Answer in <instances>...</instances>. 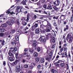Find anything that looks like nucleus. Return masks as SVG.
<instances>
[{
  "label": "nucleus",
  "mask_w": 73,
  "mask_h": 73,
  "mask_svg": "<svg viewBox=\"0 0 73 73\" xmlns=\"http://www.w3.org/2000/svg\"><path fill=\"white\" fill-rule=\"evenodd\" d=\"M63 56L65 57H67V58H68V56L67 55V53H66V52L64 53Z\"/></svg>",
  "instance_id": "6ab92c4d"
},
{
  "label": "nucleus",
  "mask_w": 73,
  "mask_h": 73,
  "mask_svg": "<svg viewBox=\"0 0 73 73\" xmlns=\"http://www.w3.org/2000/svg\"><path fill=\"white\" fill-rule=\"evenodd\" d=\"M25 68H28V65L27 64H25L24 66Z\"/></svg>",
  "instance_id": "58836bf2"
},
{
  "label": "nucleus",
  "mask_w": 73,
  "mask_h": 73,
  "mask_svg": "<svg viewBox=\"0 0 73 73\" xmlns=\"http://www.w3.org/2000/svg\"><path fill=\"white\" fill-rule=\"evenodd\" d=\"M37 18V15H35L34 17V19H36Z\"/></svg>",
  "instance_id": "603ef678"
},
{
  "label": "nucleus",
  "mask_w": 73,
  "mask_h": 73,
  "mask_svg": "<svg viewBox=\"0 0 73 73\" xmlns=\"http://www.w3.org/2000/svg\"><path fill=\"white\" fill-rule=\"evenodd\" d=\"M64 25H66V24H67V22H66V21H64Z\"/></svg>",
  "instance_id": "e2e57ef3"
},
{
  "label": "nucleus",
  "mask_w": 73,
  "mask_h": 73,
  "mask_svg": "<svg viewBox=\"0 0 73 73\" xmlns=\"http://www.w3.org/2000/svg\"><path fill=\"white\" fill-rule=\"evenodd\" d=\"M17 61H18V60H17L16 61H15L14 62V64H15V65H16V64H17Z\"/></svg>",
  "instance_id": "de8ad7c7"
},
{
  "label": "nucleus",
  "mask_w": 73,
  "mask_h": 73,
  "mask_svg": "<svg viewBox=\"0 0 73 73\" xmlns=\"http://www.w3.org/2000/svg\"><path fill=\"white\" fill-rule=\"evenodd\" d=\"M14 50L15 51H17V48L16 47H14Z\"/></svg>",
  "instance_id": "79ce46f5"
},
{
  "label": "nucleus",
  "mask_w": 73,
  "mask_h": 73,
  "mask_svg": "<svg viewBox=\"0 0 73 73\" xmlns=\"http://www.w3.org/2000/svg\"><path fill=\"white\" fill-rule=\"evenodd\" d=\"M22 3L23 5H26V3L25 2V1H23L22 2Z\"/></svg>",
  "instance_id": "72a5a7b5"
},
{
  "label": "nucleus",
  "mask_w": 73,
  "mask_h": 73,
  "mask_svg": "<svg viewBox=\"0 0 73 73\" xmlns=\"http://www.w3.org/2000/svg\"><path fill=\"white\" fill-rule=\"evenodd\" d=\"M47 9L52 10V7L51 6H48L47 7Z\"/></svg>",
  "instance_id": "bb28decb"
},
{
  "label": "nucleus",
  "mask_w": 73,
  "mask_h": 73,
  "mask_svg": "<svg viewBox=\"0 0 73 73\" xmlns=\"http://www.w3.org/2000/svg\"><path fill=\"white\" fill-rule=\"evenodd\" d=\"M69 39V42H72V39H73L72 36V35L70 34H68L66 40H68Z\"/></svg>",
  "instance_id": "20e7f679"
},
{
  "label": "nucleus",
  "mask_w": 73,
  "mask_h": 73,
  "mask_svg": "<svg viewBox=\"0 0 73 73\" xmlns=\"http://www.w3.org/2000/svg\"><path fill=\"white\" fill-rule=\"evenodd\" d=\"M58 19V16H57V17H56V16H54L53 17V19H56L57 20V19Z\"/></svg>",
  "instance_id": "4c0bfd02"
},
{
  "label": "nucleus",
  "mask_w": 73,
  "mask_h": 73,
  "mask_svg": "<svg viewBox=\"0 0 73 73\" xmlns=\"http://www.w3.org/2000/svg\"><path fill=\"white\" fill-rule=\"evenodd\" d=\"M46 38L47 40H49V37L52 39V41L53 43L55 42V38L52 36V35L50 33H46Z\"/></svg>",
  "instance_id": "f03ea898"
},
{
  "label": "nucleus",
  "mask_w": 73,
  "mask_h": 73,
  "mask_svg": "<svg viewBox=\"0 0 73 73\" xmlns=\"http://www.w3.org/2000/svg\"><path fill=\"white\" fill-rule=\"evenodd\" d=\"M46 5H44L43 7L44 8H46Z\"/></svg>",
  "instance_id": "6e6d98bb"
},
{
  "label": "nucleus",
  "mask_w": 73,
  "mask_h": 73,
  "mask_svg": "<svg viewBox=\"0 0 73 73\" xmlns=\"http://www.w3.org/2000/svg\"><path fill=\"white\" fill-rule=\"evenodd\" d=\"M11 44L12 45H13L15 44V42H11Z\"/></svg>",
  "instance_id": "338daca9"
},
{
  "label": "nucleus",
  "mask_w": 73,
  "mask_h": 73,
  "mask_svg": "<svg viewBox=\"0 0 73 73\" xmlns=\"http://www.w3.org/2000/svg\"><path fill=\"white\" fill-rule=\"evenodd\" d=\"M49 56L46 58V60L49 62V61H50L51 60V57H52V54L51 53H49Z\"/></svg>",
  "instance_id": "0eeeda50"
},
{
  "label": "nucleus",
  "mask_w": 73,
  "mask_h": 73,
  "mask_svg": "<svg viewBox=\"0 0 73 73\" xmlns=\"http://www.w3.org/2000/svg\"><path fill=\"white\" fill-rule=\"evenodd\" d=\"M9 19L10 20V21H8L6 22V23L9 25H12L13 24H14L15 23V21L14 20V19H13V18L10 17H9Z\"/></svg>",
  "instance_id": "7ed1b4c3"
},
{
  "label": "nucleus",
  "mask_w": 73,
  "mask_h": 73,
  "mask_svg": "<svg viewBox=\"0 0 73 73\" xmlns=\"http://www.w3.org/2000/svg\"><path fill=\"white\" fill-rule=\"evenodd\" d=\"M15 32V30H12L11 31H10L9 33L10 34L12 35Z\"/></svg>",
  "instance_id": "f3484780"
},
{
  "label": "nucleus",
  "mask_w": 73,
  "mask_h": 73,
  "mask_svg": "<svg viewBox=\"0 0 73 73\" xmlns=\"http://www.w3.org/2000/svg\"><path fill=\"white\" fill-rule=\"evenodd\" d=\"M34 51V50L33 49H29V53L30 54H32L33 53V52Z\"/></svg>",
  "instance_id": "4468645a"
},
{
  "label": "nucleus",
  "mask_w": 73,
  "mask_h": 73,
  "mask_svg": "<svg viewBox=\"0 0 73 73\" xmlns=\"http://www.w3.org/2000/svg\"><path fill=\"white\" fill-rule=\"evenodd\" d=\"M66 28L64 27V32H65L67 30H68L69 29V25H67L66 26Z\"/></svg>",
  "instance_id": "ddd939ff"
},
{
  "label": "nucleus",
  "mask_w": 73,
  "mask_h": 73,
  "mask_svg": "<svg viewBox=\"0 0 73 73\" xmlns=\"http://www.w3.org/2000/svg\"><path fill=\"white\" fill-rule=\"evenodd\" d=\"M9 9L6 12V13H8V14H9V13L11 14V12H10V11H9Z\"/></svg>",
  "instance_id": "c03bdc74"
},
{
  "label": "nucleus",
  "mask_w": 73,
  "mask_h": 73,
  "mask_svg": "<svg viewBox=\"0 0 73 73\" xmlns=\"http://www.w3.org/2000/svg\"><path fill=\"white\" fill-rule=\"evenodd\" d=\"M65 16H66L65 15H61L60 18V19H62V17H63V18L64 19V18H65Z\"/></svg>",
  "instance_id": "c85d7f7f"
},
{
  "label": "nucleus",
  "mask_w": 73,
  "mask_h": 73,
  "mask_svg": "<svg viewBox=\"0 0 73 73\" xmlns=\"http://www.w3.org/2000/svg\"><path fill=\"white\" fill-rule=\"evenodd\" d=\"M50 12H54V10L52 9V10L50 11Z\"/></svg>",
  "instance_id": "774afa93"
},
{
  "label": "nucleus",
  "mask_w": 73,
  "mask_h": 73,
  "mask_svg": "<svg viewBox=\"0 0 73 73\" xmlns=\"http://www.w3.org/2000/svg\"><path fill=\"white\" fill-rule=\"evenodd\" d=\"M70 20L71 22H73V17H71Z\"/></svg>",
  "instance_id": "864d4df0"
},
{
  "label": "nucleus",
  "mask_w": 73,
  "mask_h": 73,
  "mask_svg": "<svg viewBox=\"0 0 73 73\" xmlns=\"http://www.w3.org/2000/svg\"><path fill=\"white\" fill-rule=\"evenodd\" d=\"M44 13L45 14H46V15H49V13L48 11L47 12L45 11H44Z\"/></svg>",
  "instance_id": "2f4dec72"
},
{
  "label": "nucleus",
  "mask_w": 73,
  "mask_h": 73,
  "mask_svg": "<svg viewBox=\"0 0 73 73\" xmlns=\"http://www.w3.org/2000/svg\"><path fill=\"white\" fill-rule=\"evenodd\" d=\"M5 31V30L3 29H1V32H4Z\"/></svg>",
  "instance_id": "7c9ffc66"
},
{
  "label": "nucleus",
  "mask_w": 73,
  "mask_h": 73,
  "mask_svg": "<svg viewBox=\"0 0 73 73\" xmlns=\"http://www.w3.org/2000/svg\"><path fill=\"white\" fill-rule=\"evenodd\" d=\"M37 67L38 69H40L41 68V66L40 65H38Z\"/></svg>",
  "instance_id": "bf43d9fd"
},
{
  "label": "nucleus",
  "mask_w": 73,
  "mask_h": 73,
  "mask_svg": "<svg viewBox=\"0 0 73 73\" xmlns=\"http://www.w3.org/2000/svg\"><path fill=\"white\" fill-rule=\"evenodd\" d=\"M22 24L23 25L26 26V25L27 24V23L25 22V21H22Z\"/></svg>",
  "instance_id": "5701e85b"
},
{
  "label": "nucleus",
  "mask_w": 73,
  "mask_h": 73,
  "mask_svg": "<svg viewBox=\"0 0 73 73\" xmlns=\"http://www.w3.org/2000/svg\"><path fill=\"white\" fill-rule=\"evenodd\" d=\"M60 65L61 67H64L65 66V64L64 63H61L60 64Z\"/></svg>",
  "instance_id": "a878e982"
},
{
  "label": "nucleus",
  "mask_w": 73,
  "mask_h": 73,
  "mask_svg": "<svg viewBox=\"0 0 73 73\" xmlns=\"http://www.w3.org/2000/svg\"><path fill=\"white\" fill-rule=\"evenodd\" d=\"M40 39H41L40 41V42H45L46 41V38H42V36H40Z\"/></svg>",
  "instance_id": "9d476101"
},
{
  "label": "nucleus",
  "mask_w": 73,
  "mask_h": 73,
  "mask_svg": "<svg viewBox=\"0 0 73 73\" xmlns=\"http://www.w3.org/2000/svg\"><path fill=\"white\" fill-rule=\"evenodd\" d=\"M34 68V67L33 66H29V68L30 69H31L32 70L33 69V68Z\"/></svg>",
  "instance_id": "c756f323"
},
{
  "label": "nucleus",
  "mask_w": 73,
  "mask_h": 73,
  "mask_svg": "<svg viewBox=\"0 0 73 73\" xmlns=\"http://www.w3.org/2000/svg\"><path fill=\"white\" fill-rule=\"evenodd\" d=\"M64 7H65V4L63 3L62 8H64Z\"/></svg>",
  "instance_id": "0e129e2a"
},
{
  "label": "nucleus",
  "mask_w": 73,
  "mask_h": 73,
  "mask_svg": "<svg viewBox=\"0 0 73 73\" xmlns=\"http://www.w3.org/2000/svg\"><path fill=\"white\" fill-rule=\"evenodd\" d=\"M16 10L17 11L18 13H20V12H23V11L21 10L20 8V7L18 6H17V8L16 9Z\"/></svg>",
  "instance_id": "f8f14e48"
},
{
  "label": "nucleus",
  "mask_w": 73,
  "mask_h": 73,
  "mask_svg": "<svg viewBox=\"0 0 73 73\" xmlns=\"http://www.w3.org/2000/svg\"><path fill=\"white\" fill-rule=\"evenodd\" d=\"M36 32L37 33H40V30H39V29H37L36 30Z\"/></svg>",
  "instance_id": "473e14b6"
},
{
  "label": "nucleus",
  "mask_w": 73,
  "mask_h": 73,
  "mask_svg": "<svg viewBox=\"0 0 73 73\" xmlns=\"http://www.w3.org/2000/svg\"><path fill=\"white\" fill-rule=\"evenodd\" d=\"M52 7L55 10H56V11H57V10L58 9V8L56 7V6H54V7Z\"/></svg>",
  "instance_id": "393cba45"
},
{
  "label": "nucleus",
  "mask_w": 73,
  "mask_h": 73,
  "mask_svg": "<svg viewBox=\"0 0 73 73\" xmlns=\"http://www.w3.org/2000/svg\"><path fill=\"white\" fill-rule=\"evenodd\" d=\"M68 57V58H71V56H70V54H68V56H67Z\"/></svg>",
  "instance_id": "13d9d810"
},
{
  "label": "nucleus",
  "mask_w": 73,
  "mask_h": 73,
  "mask_svg": "<svg viewBox=\"0 0 73 73\" xmlns=\"http://www.w3.org/2000/svg\"><path fill=\"white\" fill-rule=\"evenodd\" d=\"M4 36V33H0V36L1 37H3Z\"/></svg>",
  "instance_id": "ea45409f"
},
{
  "label": "nucleus",
  "mask_w": 73,
  "mask_h": 73,
  "mask_svg": "<svg viewBox=\"0 0 73 73\" xmlns=\"http://www.w3.org/2000/svg\"><path fill=\"white\" fill-rule=\"evenodd\" d=\"M58 63H61L62 62V61L60 60H58Z\"/></svg>",
  "instance_id": "09e8293b"
},
{
  "label": "nucleus",
  "mask_w": 73,
  "mask_h": 73,
  "mask_svg": "<svg viewBox=\"0 0 73 73\" xmlns=\"http://www.w3.org/2000/svg\"><path fill=\"white\" fill-rule=\"evenodd\" d=\"M41 50V49H40V47H38L37 48V51L38 52H40V51Z\"/></svg>",
  "instance_id": "e433bc0d"
},
{
  "label": "nucleus",
  "mask_w": 73,
  "mask_h": 73,
  "mask_svg": "<svg viewBox=\"0 0 73 73\" xmlns=\"http://www.w3.org/2000/svg\"><path fill=\"white\" fill-rule=\"evenodd\" d=\"M36 4H37L38 6L40 5L41 4V1H39L38 2L36 3Z\"/></svg>",
  "instance_id": "cd10ccee"
},
{
  "label": "nucleus",
  "mask_w": 73,
  "mask_h": 73,
  "mask_svg": "<svg viewBox=\"0 0 73 73\" xmlns=\"http://www.w3.org/2000/svg\"><path fill=\"white\" fill-rule=\"evenodd\" d=\"M15 39L16 40V41H19V37L17 36H15Z\"/></svg>",
  "instance_id": "c9c22d12"
},
{
  "label": "nucleus",
  "mask_w": 73,
  "mask_h": 73,
  "mask_svg": "<svg viewBox=\"0 0 73 73\" xmlns=\"http://www.w3.org/2000/svg\"><path fill=\"white\" fill-rule=\"evenodd\" d=\"M21 68V67L20 66V65H19L17 66L15 69L16 72L17 73L19 72H20V69Z\"/></svg>",
  "instance_id": "423d86ee"
},
{
  "label": "nucleus",
  "mask_w": 73,
  "mask_h": 73,
  "mask_svg": "<svg viewBox=\"0 0 73 73\" xmlns=\"http://www.w3.org/2000/svg\"><path fill=\"white\" fill-rule=\"evenodd\" d=\"M5 43V41L4 40H3L2 41L1 44L2 45L4 46V44Z\"/></svg>",
  "instance_id": "f704fd0d"
},
{
  "label": "nucleus",
  "mask_w": 73,
  "mask_h": 73,
  "mask_svg": "<svg viewBox=\"0 0 73 73\" xmlns=\"http://www.w3.org/2000/svg\"><path fill=\"white\" fill-rule=\"evenodd\" d=\"M3 65H4V66H5V65H6V62H5V61H4L3 62Z\"/></svg>",
  "instance_id": "a18cd8bd"
},
{
  "label": "nucleus",
  "mask_w": 73,
  "mask_h": 73,
  "mask_svg": "<svg viewBox=\"0 0 73 73\" xmlns=\"http://www.w3.org/2000/svg\"><path fill=\"white\" fill-rule=\"evenodd\" d=\"M54 5H56L58 6L60 4V1L58 0H56L55 2H53Z\"/></svg>",
  "instance_id": "6e6552de"
},
{
  "label": "nucleus",
  "mask_w": 73,
  "mask_h": 73,
  "mask_svg": "<svg viewBox=\"0 0 73 73\" xmlns=\"http://www.w3.org/2000/svg\"><path fill=\"white\" fill-rule=\"evenodd\" d=\"M33 56L34 57H37V56H38V53H37L36 52H35L33 54Z\"/></svg>",
  "instance_id": "412c9836"
},
{
  "label": "nucleus",
  "mask_w": 73,
  "mask_h": 73,
  "mask_svg": "<svg viewBox=\"0 0 73 73\" xmlns=\"http://www.w3.org/2000/svg\"><path fill=\"white\" fill-rule=\"evenodd\" d=\"M39 58L36 57L35 59V62L36 63H37L39 61Z\"/></svg>",
  "instance_id": "a211bd4d"
},
{
  "label": "nucleus",
  "mask_w": 73,
  "mask_h": 73,
  "mask_svg": "<svg viewBox=\"0 0 73 73\" xmlns=\"http://www.w3.org/2000/svg\"><path fill=\"white\" fill-rule=\"evenodd\" d=\"M10 14L11 15H12L13 14H15V13H14L13 11H12V12L10 13Z\"/></svg>",
  "instance_id": "680f3d73"
},
{
  "label": "nucleus",
  "mask_w": 73,
  "mask_h": 73,
  "mask_svg": "<svg viewBox=\"0 0 73 73\" xmlns=\"http://www.w3.org/2000/svg\"><path fill=\"white\" fill-rule=\"evenodd\" d=\"M51 48L52 49H54V45H52L51 46Z\"/></svg>",
  "instance_id": "052dcab7"
},
{
  "label": "nucleus",
  "mask_w": 73,
  "mask_h": 73,
  "mask_svg": "<svg viewBox=\"0 0 73 73\" xmlns=\"http://www.w3.org/2000/svg\"><path fill=\"white\" fill-rule=\"evenodd\" d=\"M28 50V49L26 48L25 49L24 52H27Z\"/></svg>",
  "instance_id": "8fccbe9b"
},
{
  "label": "nucleus",
  "mask_w": 73,
  "mask_h": 73,
  "mask_svg": "<svg viewBox=\"0 0 73 73\" xmlns=\"http://www.w3.org/2000/svg\"><path fill=\"white\" fill-rule=\"evenodd\" d=\"M25 8H27V9H29V7L27 6H25Z\"/></svg>",
  "instance_id": "69168bd1"
},
{
  "label": "nucleus",
  "mask_w": 73,
  "mask_h": 73,
  "mask_svg": "<svg viewBox=\"0 0 73 73\" xmlns=\"http://www.w3.org/2000/svg\"><path fill=\"white\" fill-rule=\"evenodd\" d=\"M23 56H24V55L23 54H21L20 55L19 57L21 58V57H23Z\"/></svg>",
  "instance_id": "a19ab883"
},
{
  "label": "nucleus",
  "mask_w": 73,
  "mask_h": 73,
  "mask_svg": "<svg viewBox=\"0 0 73 73\" xmlns=\"http://www.w3.org/2000/svg\"><path fill=\"white\" fill-rule=\"evenodd\" d=\"M29 13H28L27 15V19L26 20V21H29Z\"/></svg>",
  "instance_id": "dca6fc26"
},
{
  "label": "nucleus",
  "mask_w": 73,
  "mask_h": 73,
  "mask_svg": "<svg viewBox=\"0 0 73 73\" xmlns=\"http://www.w3.org/2000/svg\"><path fill=\"white\" fill-rule=\"evenodd\" d=\"M9 60L11 62L15 60V58L14 57H10L9 58Z\"/></svg>",
  "instance_id": "2eb2a0df"
},
{
  "label": "nucleus",
  "mask_w": 73,
  "mask_h": 73,
  "mask_svg": "<svg viewBox=\"0 0 73 73\" xmlns=\"http://www.w3.org/2000/svg\"><path fill=\"white\" fill-rule=\"evenodd\" d=\"M7 26L8 25H7V24L6 23H5L2 24L1 26V27H2V28H5L6 27H7Z\"/></svg>",
  "instance_id": "9b49d317"
},
{
  "label": "nucleus",
  "mask_w": 73,
  "mask_h": 73,
  "mask_svg": "<svg viewBox=\"0 0 73 73\" xmlns=\"http://www.w3.org/2000/svg\"><path fill=\"white\" fill-rule=\"evenodd\" d=\"M47 24L46 25L44 26V25H40V31H42L43 33H46V32H49L50 30L52 29V27L51 24L49 21H47Z\"/></svg>",
  "instance_id": "f257e3e1"
},
{
  "label": "nucleus",
  "mask_w": 73,
  "mask_h": 73,
  "mask_svg": "<svg viewBox=\"0 0 73 73\" xmlns=\"http://www.w3.org/2000/svg\"><path fill=\"white\" fill-rule=\"evenodd\" d=\"M12 51L11 50H9L8 53L9 56H10L11 57H13V56H14V54H13L12 53Z\"/></svg>",
  "instance_id": "1a4fd4ad"
},
{
  "label": "nucleus",
  "mask_w": 73,
  "mask_h": 73,
  "mask_svg": "<svg viewBox=\"0 0 73 73\" xmlns=\"http://www.w3.org/2000/svg\"><path fill=\"white\" fill-rule=\"evenodd\" d=\"M16 51L15 50H13L12 51V52L14 54H15L16 53Z\"/></svg>",
  "instance_id": "37998d69"
},
{
  "label": "nucleus",
  "mask_w": 73,
  "mask_h": 73,
  "mask_svg": "<svg viewBox=\"0 0 73 73\" xmlns=\"http://www.w3.org/2000/svg\"><path fill=\"white\" fill-rule=\"evenodd\" d=\"M51 72L53 73H57L58 72L57 70H54V69H52L51 70Z\"/></svg>",
  "instance_id": "4be33fe9"
},
{
  "label": "nucleus",
  "mask_w": 73,
  "mask_h": 73,
  "mask_svg": "<svg viewBox=\"0 0 73 73\" xmlns=\"http://www.w3.org/2000/svg\"><path fill=\"white\" fill-rule=\"evenodd\" d=\"M40 62L41 63H44V62H45V59H44V58H42L40 60Z\"/></svg>",
  "instance_id": "aec40b11"
},
{
  "label": "nucleus",
  "mask_w": 73,
  "mask_h": 73,
  "mask_svg": "<svg viewBox=\"0 0 73 73\" xmlns=\"http://www.w3.org/2000/svg\"><path fill=\"white\" fill-rule=\"evenodd\" d=\"M63 49L64 52H67V48L66 47H63Z\"/></svg>",
  "instance_id": "b1692460"
},
{
  "label": "nucleus",
  "mask_w": 73,
  "mask_h": 73,
  "mask_svg": "<svg viewBox=\"0 0 73 73\" xmlns=\"http://www.w3.org/2000/svg\"><path fill=\"white\" fill-rule=\"evenodd\" d=\"M23 13H24V15H26L27 13H28V11H25V12H23Z\"/></svg>",
  "instance_id": "49530a36"
},
{
  "label": "nucleus",
  "mask_w": 73,
  "mask_h": 73,
  "mask_svg": "<svg viewBox=\"0 0 73 73\" xmlns=\"http://www.w3.org/2000/svg\"><path fill=\"white\" fill-rule=\"evenodd\" d=\"M18 7H20V8L21 9V10H22V9H23L24 8H23V6H19Z\"/></svg>",
  "instance_id": "3c124183"
},
{
  "label": "nucleus",
  "mask_w": 73,
  "mask_h": 73,
  "mask_svg": "<svg viewBox=\"0 0 73 73\" xmlns=\"http://www.w3.org/2000/svg\"><path fill=\"white\" fill-rule=\"evenodd\" d=\"M53 25L54 26V27H56V26H57V24H56V23H54L53 24Z\"/></svg>",
  "instance_id": "5fc2aeb1"
},
{
  "label": "nucleus",
  "mask_w": 73,
  "mask_h": 73,
  "mask_svg": "<svg viewBox=\"0 0 73 73\" xmlns=\"http://www.w3.org/2000/svg\"><path fill=\"white\" fill-rule=\"evenodd\" d=\"M27 54V52H25V51H24L23 55H26Z\"/></svg>",
  "instance_id": "4d7b16f0"
},
{
  "label": "nucleus",
  "mask_w": 73,
  "mask_h": 73,
  "mask_svg": "<svg viewBox=\"0 0 73 73\" xmlns=\"http://www.w3.org/2000/svg\"><path fill=\"white\" fill-rule=\"evenodd\" d=\"M33 24H35L34 25L32 26L31 27V29L33 31H34L36 28H37L38 27V23H36V22L33 23Z\"/></svg>",
  "instance_id": "39448f33"
}]
</instances>
